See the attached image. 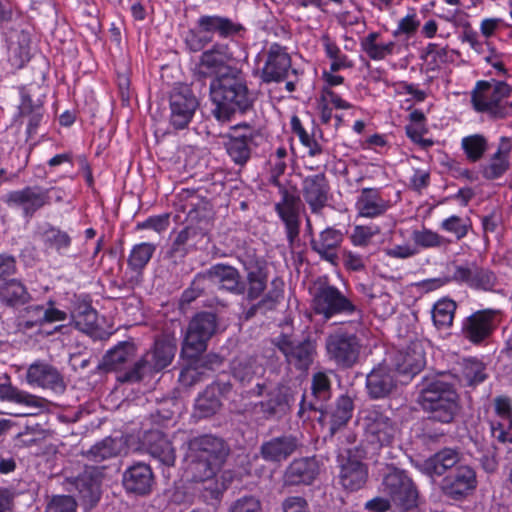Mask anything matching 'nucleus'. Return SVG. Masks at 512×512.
Wrapping results in <instances>:
<instances>
[{"mask_svg": "<svg viewBox=\"0 0 512 512\" xmlns=\"http://www.w3.org/2000/svg\"><path fill=\"white\" fill-rule=\"evenodd\" d=\"M229 454L226 441L212 434L195 436L187 441L185 473L191 481L204 484L202 497L205 501L220 499L222 490L215 476Z\"/></svg>", "mask_w": 512, "mask_h": 512, "instance_id": "f257e3e1", "label": "nucleus"}, {"mask_svg": "<svg viewBox=\"0 0 512 512\" xmlns=\"http://www.w3.org/2000/svg\"><path fill=\"white\" fill-rule=\"evenodd\" d=\"M210 98L215 106L213 116L220 122L230 121L235 114H244L252 108L254 98L241 69L228 67L214 77L209 85Z\"/></svg>", "mask_w": 512, "mask_h": 512, "instance_id": "f03ea898", "label": "nucleus"}, {"mask_svg": "<svg viewBox=\"0 0 512 512\" xmlns=\"http://www.w3.org/2000/svg\"><path fill=\"white\" fill-rule=\"evenodd\" d=\"M417 403L428 419L442 424L452 423L459 413V395L443 374L426 375L418 385Z\"/></svg>", "mask_w": 512, "mask_h": 512, "instance_id": "7ed1b4c3", "label": "nucleus"}, {"mask_svg": "<svg viewBox=\"0 0 512 512\" xmlns=\"http://www.w3.org/2000/svg\"><path fill=\"white\" fill-rule=\"evenodd\" d=\"M177 351V339L163 332L154 340L153 346L137 360L132 367L117 376L121 383H137L167 368Z\"/></svg>", "mask_w": 512, "mask_h": 512, "instance_id": "20e7f679", "label": "nucleus"}, {"mask_svg": "<svg viewBox=\"0 0 512 512\" xmlns=\"http://www.w3.org/2000/svg\"><path fill=\"white\" fill-rule=\"evenodd\" d=\"M177 351V339L163 332L154 340L153 346L137 360L132 367L117 376L121 383H137L167 368Z\"/></svg>", "mask_w": 512, "mask_h": 512, "instance_id": "39448f33", "label": "nucleus"}, {"mask_svg": "<svg viewBox=\"0 0 512 512\" xmlns=\"http://www.w3.org/2000/svg\"><path fill=\"white\" fill-rule=\"evenodd\" d=\"M312 308L315 314L324 320L336 317H350V326L362 325L363 311L337 287L329 283H320L313 294Z\"/></svg>", "mask_w": 512, "mask_h": 512, "instance_id": "423d86ee", "label": "nucleus"}, {"mask_svg": "<svg viewBox=\"0 0 512 512\" xmlns=\"http://www.w3.org/2000/svg\"><path fill=\"white\" fill-rule=\"evenodd\" d=\"M380 491L390 498L397 512H419V491L405 470L388 466L382 476Z\"/></svg>", "mask_w": 512, "mask_h": 512, "instance_id": "0eeeda50", "label": "nucleus"}, {"mask_svg": "<svg viewBox=\"0 0 512 512\" xmlns=\"http://www.w3.org/2000/svg\"><path fill=\"white\" fill-rule=\"evenodd\" d=\"M511 87L503 81H479L471 95L473 107L478 112L502 119L512 116Z\"/></svg>", "mask_w": 512, "mask_h": 512, "instance_id": "6e6552de", "label": "nucleus"}, {"mask_svg": "<svg viewBox=\"0 0 512 512\" xmlns=\"http://www.w3.org/2000/svg\"><path fill=\"white\" fill-rule=\"evenodd\" d=\"M359 424L364 441L373 450L390 446L398 432L396 422L380 406H370L359 413Z\"/></svg>", "mask_w": 512, "mask_h": 512, "instance_id": "1a4fd4ad", "label": "nucleus"}, {"mask_svg": "<svg viewBox=\"0 0 512 512\" xmlns=\"http://www.w3.org/2000/svg\"><path fill=\"white\" fill-rule=\"evenodd\" d=\"M244 28L230 18L220 15H201L196 27L187 32L185 43L190 51L199 52L213 41V35L229 38L237 35Z\"/></svg>", "mask_w": 512, "mask_h": 512, "instance_id": "9d476101", "label": "nucleus"}, {"mask_svg": "<svg viewBox=\"0 0 512 512\" xmlns=\"http://www.w3.org/2000/svg\"><path fill=\"white\" fill-rule=\"evenodd\" d=\"M325 349L329 360L337 366L351 368L359 359L361 339L356 332L339 327L327 335Z\"/></svg>", "mask_w": 512, "mask_h": 512, "instance_id": "9b49d317", "label": "nucleus"}, {"mask_svg": "<svg viewBox=\"0 0 512 512\" xmlns=\"http://www.w3.org/2000/svg\"><path fill=\"white\" fill-rule=\"evenodd\" d=\"M224 139V147L231 161L239 167H244L259 146L262 134L244 122L231 127V131Z\"/></svg>", "mask_w": 512, "mask_h": 512, "instance_id": "f8f14e48", "label": "nucleus"}, {"mask_svg": "<svg viewBox=\"0 0 512 512\" xmlns=\"http://www.w3.org/2000/svg\"><path fill=\"white\" fill-rule=\"evenodd\" d=\"M217 316L212 312H199L189 322L182 352L187 358H198L207 348V343L216 332Z\"/></svg>", "mask_w": 512, "mask_h": 512, "instance_id": "ddd939ff", "label": "nucleus"}, {"mask_svg": "<svg viewBox=\"0 0 512 512\" xmlns=\"http://www.w3.org/2000/svg\"><path fill=\"white\" fill-rule=\"evenodd\" d=\"M199 108V100L186 84L176 85L169 93V124L175 130L188 128Z\"/></svg>", "mask_w": 512, "mask_h": 512, "instance_id": "4468645a", "label": "nucleus"}, {"mask_svg": "<svg viewBox=\"0 0 512 512\" xmlns=\"http://www.w3.org/2000/svg\"><path fill=\"white\" fill-rule=\"evenodd\" d=\"M501 311L482 309L475 311L462 322V336L474 345L488 341L501 322Z\"/></svg>", "mask_w": 512, "mask_h": 512, "instance_id": "2eb2a0df", "label": "nucleus"}, {"mask_svg": "<svg viewBox=\"0 0 512 512\" xmlns=\"http://www.w3.org/2000/svg\"><path fill=\"white\" fill-rule=\"evenodd\" d=\"M478 485L475 469L461 464L449 471L441 481L442 494L453 501H463L474 493Z\"/></svg>", "mask_w": 512, "mask_h": 512, "instance_id": "dca6fc26", "label": "nucleus"}, {"mask_svg": "<svg viewBox=\"0 0 512 512\" xmlns=\"http://www.w3.org/2000/svg\"><path fill=\"white\" fill-rule=\"evenodd\" d=\"M3 201L9 208L20 211L26 219H31L37 211L49 205L47 191L37 185L9 191Z\"/></svg>", "mask_w": 512, "mask_h": 512, "instance_id": "f3484780", "label": "nucleus"}, {"mask_svg": "<svg viewBox=\"0 0 512 512\" xmlns=\"http://www.w3.org/2000/svg\"><path fill=\"white\" fill-rule=\"evenodd\" d=\"M263 56L265 60L260 70V79L263 83H279L285 81L290 73H296L286 47L272 43Z\"/></svg>", "mask_w": 512, "mask_h": 512, "instance_id": "a211bd4d", "label": "nucleus"}, {"mask_svg": "<svg viewBox=\"0 0 512 512\" xmlns=\"http://www.w3.org/2000/svg\"><path fill=\"white\" fill-rule=\"evenodd\" d=\"M453 267L452 280L460 285H466L471 289L479 291H493L497 285L495 273L476 262H465L462 264H451Z\"/></svg>", "mask_w": 512, "mask_h": 512, "instance_id": "6ab92c4d", "label": "nucleus"}, {"mask_svg": "<svg viewBox=\"0 0 512 512\" xmlns=\"http://www.w3.org/2000/svg\"><path fill=\"white\" fill-rule=\"evenodd\" d=\"M281 200L275 204V211L283 221L287 240L292 245L300 232V205L301 199L296 194V188H287L284 184L278 187Z\"/></svg>", "mask_w": 512, "mask_h": 512, "instance_id": "aec40b11", "label": "nucleus"}, {"mask_svg": "<svg viewBox=\"0 0 512 512\" xmlns=\"http://www.w3.org/2000/svg\"><path fill=\"white\" fill-rule=\"evenodd\" d=\"M281 200L275 204V211L283 221L287 240L292 245L300 232V205L301 199L296 194V188H287L284 184L278 187Z\"/></svg>", "mask_w": 512, "mask_h": 512, "instance_id": "412c9836", "label": "nucleus"}, {"mask_svg": "<svg viewBox=\"0 0 512 512\" xmlns=\"http://www.w3.org/2000/svg\"><path fill=\"white\" fill-rule=\"evenodd\" d=\"M281 200L275 204V211L283 221L287 240L292 245L300 232V205L301 199L296 194V188H287L284 184L278 187Z\"/></svg>", "mask_w": 512, "mask_h": 512, "instance_id": "4be33fe9", "label": "nucleus"}, {"mask_svg": "<svg viewBox=\"0 0 512 512\" xmlns=\"http://www.w3.org/2000/svg\"><path fill=\"white\" fill-rule=\"evenodd\" d=\"M232 387L229 375L219 374L196 399L195 410L198 416L206 418L214 415L222 405L221 399L230 394Z\"/></svg>", "mask_w": 512, "mask_h": 512, "instance_id": "5701e85b", "label": "nucleus"}, {"mask_svg": "<svg viewBox=\"0 0 512 512\" xmlns=\"http://www.w3.org/2000/svg\"><path fill=\"white\" fill-rule=\"evenodd\" d=\"M273 344L285 356L287 363L297 370L305 371L313 362L315 344L310 339L295 342L282 334L273 340Z\"/></svg>", "mask_w": 512, "mask_h": 512, "instance_id": "b1692460", "label": "nucleus"}, {"mask_svg": "<svg viewBox=\"0 0 512 512\" xmlns=\"http://www.w3.org/2000/svg\"><path fill=\"white\" fill-rule=\"evenodd\" d=\"M234 59L229 45L215 43L210 49L204 51L195 68V76L198 79L216 77L231 67L229 63Z\"/></svg>", "mask_w": 512, "mask_h": 512, "instance_id": "393cba45", "label": "nucleus"}, {"mask_svg": "<svg viewBox=\"0 0 512 512\" xmlns=\"http://www.w3.org/2000/svg\"><path fill=\"white\" fill-rule=\"evenodd\" d=\"M26 381L32 387L62 394L66 390L63 375L52 364L45 361L32 363L26 371Z\"/></svg>", "mask_w": 512, "mask_h": 512, "instance_id": "a878e982", "label": "nucleus"}, {"mask_svg": "<svg viewBox=\"0 0 512 512\" xmlns=\"http://www.w3.org/2000/svg\"><path fill=\"white\" fill-rule=\"evenodd\" d=\"M68 314L58 309L53 301L46 304H34L27 306L19 321V327L24 330L42 328L55 322L66 321Z\"/></svg>", "mask_w": 512, "mask_h": 512, "instance_id": "bb28decb", "label": "nucleus"}, {"mask_svg": "<svg viewBox=\"0 0 512 512\" xmlns=\"http://www.w3.org/2000/svg\"><path fill=\"white\" fill-rule=\"evenodd\" d=\"M246 273L245 281H242L244 299L248 302L258 300L266 291L268 284V272L264 261L257 258H246L242 261Z\"/></svg>", "mask_w": 512, "mask_h": 512, "instance_id": "cd10ccee", "label": "nucleus"}, {"mask_svg": "<svg viewBox=\"0 0 512 512\" xmlns=\"http://www.w3.org/2000/svg\"><path fill=\"white\" fill-rule=\"evenodd\" d=\"M102 471L94 466H86L72 482L78 492L80 504L85 510L92 509L101 497Z\"/></svg>", "mask_w": 512, "mask_h": 512, "instance_id": "c85d7f7f", "label": "nucleus"}, {"mask_svg": "<svg viewBox=\"0 0 512 512\" xmlns=\"http://www.w3.org/2000/svg\"><path fill=\"white\" fill-rule=\"evenodd\" d=\"M301 192L311 212L320 214L329 200V181L324 173L306 176L302 181Z\"/></svg>", "mask_w": 512, "mask_h": 512, "instance_id": "c756f323", "label": "nucleus"}, {"mask_svg": "<svg viewBox=\"0 0 512 512\" xmlns=\"http://www.w3.org/2000/svg\"><path fill=\"white\" fill-rule=\"evenodd\" d=\"M400 380L396 372L386 364L374 367L366 376V389L371 399L378 400L390 396L396 389Z\"/></svg>", "mask_w": 512, "mask_h": 512, "instance_id": "7c9ffc66", "label": "nucleus"}, {"mask_svg": "<svg viewBox=\"0 0 512 512\" xmlns=\"http://www.w3.org/2000/svg\"><path fill=\"white\" fill-rule=\"evenodd\" d=\"M125 491L137 496H146L152 492L155 477L149 464L136 462L126 468L122 474Z\"/></svg>", "mask_w": 512, "mask_h": 512, "instance_id": "2f4dec72", "label": "nucleus"}, {"mask_svg": "<svg viewBox=\"0 0 512 512\" xmlns=\"http://www.w3.org/2000/svg\"><path fill=\"white\" fill-rule=\"evenodd\" d=\"M320 473V465L315 457L294 459L283 474L284 486L312 485Z\"/></svg>", "mask_w": 512, "mask_h": 512, "instance_id": "473e14b6", "label": "nucleus"}, {"mask_svg": "<svg viewBox=\"0 0 512 512\" xmlns=\"http://www.w3.org/2000/svg\"><path fill=\"white\" fill-rule=\"evenodd\" d=\"M156 251L153 243L142 242L132 247L127 259L128 269L125 272V284L134 288L143 280V270Z\"/></svg>", "mask_w": 512, "mask_h": 512, "instance_id": "72a5a7b5", "label": "nucleus"}, {"mask_svg": "<svg viewBox=\"0 0 512 512\" xmlns=\"http://www.w3.org/2000/svg\"><path fill=\"white\" fill-rule=\"evenodd\" d=\"M300 443L292 434H282L262 442L259 448V455L266 462L279 464L286 461L299 448Z\"/></svg>", "mask_w": 512, "mask_h": 512, "instance_id": "f704fd0d", "label": "nucleus"}, {"mask_svg": "<svg viewBox=\"0 0 512 512\" xmlns=\"http://www.w3.org/2000/svg\"><path fill=\"white\" fill-rule=\"evenodd\" d=\"M394 371L403 379L401 383H407L417 375L425 366V353L420 344H412L405 351H399L395 356Z\"/></svg>", "mask_w": 512, "mask_h": 512, "instance_id": "c9c22d12", "label": "nucleus"}, {"mask_svg": "<svg viewBox=\"0 0 512 512\" xmlns=\"http://www.w3.org/2000/svg\"><path fill=\"white\" fill-rule=\"evenodd\" d=\"M146 452L158 463L172 467L176 461V450L170 439L159 430H150L144 436Z\"/></svg>", "mask_w": 512, "mask_h": 512, "instance_id": "e433bc0d", "label": "nucleus"}, {"mask_svg": "<svg viewBox=\"0 0 512 512\" xmlns=\"http://www.w3.org/2000/svg\"><path fill=\"white\" fill-rule=\"evenodd\" d=\"M461 453L452 448H444L434 453L418 465L419 470L427 476H442L448 470L461 465Z\"/></svg>", "mask_w": 512, "mask_h": 512, "instance_id": "4c0bfd02", "label": "nucleus"}, {"mask_svg": "<svg viewBox=\"0 0 512 512\" xmlns=\"http://www.w3.org/2000/svg\"><path fill=\"white\" fill-rule=\"evenodd\" d=\"M208 282L218 284L219 288L234 295L242 294L240 272L233 266L218 263L204 272Z\"/></svg>", "mask_w": 512, "mask_h": 512, "instance_id": "58836bf2", "label": "nucleus"}, {"mask_svg": "<svg viewBox=\"0 0 512 512\" xmlns=\"http://www.w3.org/2000/svg\"><path fill=\"white\" fill-rule=\"evenodd\" d=\"M284 296V281L276 277L270 283V289L257 302L252 303L248 308L242 311V318L246 321L252 319L257 314L265 315L276 309Z\"/></svg>", "mask_w": 512, "mask_h": 512, "instance_id": "ea45409f", "label": "nucleus"}, {"mask_svg": "<svg viewBox=\"0 0 512 512\" xmlns=\"http://www.w3.org/2000/svg\"><path fill=\"white\" fill-rule=\"evenodd\" d=\"M341 486L350 492L362 489L368 479V468L361 461L348 457L341 465L339 472Z\"/></svg>", "mask_w": 512, "mask_h": 512, "instance_id": "a19ab883", "label": "nucleus"}, {"mask_svg": "<svg viewBox=\"0 0 512 512\" xmlns=\"http://www.w3.org/2000/svg\"><path fill=\"white\" fill-rule=\"evenodd\" d=\"M311 394L312 400H308L306 395L300 402L299 413L305 410H313L323 414V405L330 398L331 383L329 377L324 372H317L312 377Z\"/></svg>", "mask_w": 512, "mask_h": 512, "instance_id": "79ce46f5", "label": "nucleus"}, {"mask_svg": "<svg viewBox=\"0 0 512 512\" xmlns=\"http://www.w3.org/2000/svg\"><path fill=\"white\" fill-rule=\"evenodd\" d=\"M136 347L133 342L122 341L109 349L98 365V369L104 371H120L119 375L126 371V364L134 358Z\"/></svg>", "mask_w": 512, "mask_h": 512, "instance_id": "37998d69", "label": "nucleus"}, {"mask_svg": "<svg viewBox=\"0 0 512 512\" xmlns=\"http://www.w3.org/2000/svg\"><path fill=\"white\" fill-rule=\"evenodd\" d=\"M343 241V234L340 230L328 227L323 230L318 239L310 241L311 248L321 259L336 264L338 260L337 250Z\"/></svg>", "mask_w": 512, "mask_h": 512, "instance_id": "c03bdc74", "label": "nucleus"}, {"mask_svg": "<svg viewBox=\"0 0 512 512\" xmlns=\"http://www.w3.org/2000/svg\"><path fill=\"white\" fill-rule=\"evenodd\" d=\"M511 148L510 140L502 137L497 150L490 157L489 161L481 166V173L485 179H498L508 171Z\"/></svg>", "mask_w": 512, "mask_h": 512, "instance_id": "a18cd8bd", "label": "nucleus"}, {"mask_svg": "<svg viewBox=\"0 0 512 512\" xmlns=\"http://www.w3.org/2000/svg\"><path fill=\"white\" fill-rule=\"evenodd\" d=\"M353 411V399L348 395H341L337 398L330 411H326L323 408V414L320 413L319 420L322 421L329 418L330 432L335 434L336 431L347 425L352 418Z\"/></svg>", "mask_w": 512, "mask_h": 512, "instance_id": "49530a36", "label": "nucleus"}, {"mask_svg": "<svg viewBox=\"0 0 512 512\" xmlns=\"http://www.w3.org/2000/svg\"><path fill=\"white\" fill-rule=\"evenodd\" d=\"M195 362L181 370L179 382L186 387H191L202 380L201 369H214L222 363V358L216 354H208L203 358H194Z\"/></svg>", "mask_w": 512, "mask_h": 512, "instance_id": "de8ad7c7", "label": "nucleus"}, {"mask_svg": "<svg viewBox=\"0 0 512 512\" xmlns=\"http://www.w3.org/2000/svg\"><path fill=\"white\" fill-rule=\"evenodd\" d=\"M356 207L360 216L374 218L384 214L389 208V204L380 196L378 190L364 188L358 197Z\"/></svg>", "mask_w": 512, "mask_h": 512, "instance_id": "09e8293b", "label": "nucleus"}, {"mask_svg": "<svg viewBox=\"0 0 512 512\" xmlns=\"http://www.w3.org/2000/svg\"><path fill=\"white\" fill-rule=\"evenodd\" d=\"M0 398L24 405L27 409L40 410L45 407L44 399L28 392L22 391L17 387L12 386L10 383L0 382ZM34 412H27L26 414H33Z\"/></svg>", "mask_w": 512, "mask_h": 512, "instance_id": "8fccbe9b", "label": "nucleus"}, {"mask_svg": "<svg viewBox=\"0 0 512 512\" xmlns=\"http://www.w3.org/2000/svg\"><path fill=\"white\" fill-rule=\"evenodd\" d=\"M266 400L260 401L256 408L262 413L265 419L284 414L288 407V396L282 387H276L267 394Z\"/></svg>", "mask_w": 512, "mask_h": 512, "instance_id": "3c124183", "label": "nucleus"}, {"mask_svg": "<svg viewBox=\"0 0 512 512\" xmlns=\"http://www.w3.org/2000/svg\"><path fill=\"white\" fill-rule=\"evenodd\" d=\"M30 294L18 280L12 279L0 285V302L6 307L15 308L26 304Z\"/></svg>", "mask_w": 512, "mask_h": 512, "instance_id": "603ef678", "label": "nucleus"}, {"mask_svg": "<svg viewBox=\"0 0 512 512\" xmlns=\"http://www.w3.org/2000/svg\"><path fill=\"white\" fill-rule=\"evenodd\" d=\"M380 34L378 32H371L361 39L360 45L366 55L376 61L385 59L387 56L395 53L397 45L394 41L387 43H379L378 39Z\"/></svg>", "mask_w": 512, "mask_h": 512, "instance_id": "864d4df0", "label": "nucleus"}, {"mask_svg": "<svg viewBox=\"0 0 512 512\" xmlns=\"http://www.w3.org/2000/svg\"><path fill=\"white\" fill-rule=\"evenodd\" d=\"M41 236L44 246L59 255H66L72 244V238L66 231L51 224H47Z\"/></svg>", "mask_w": 512, "mask_h": 512, "instance_id": "5fc2aeb1", "label": "nucleus"}, {"mask_svg": "<svg viewBox=\"0 0 512 512\" xmlns=\"http://www.w3.org/2000/svg\"><path fill=\"white\" fill-rule=\"evenodd\" d=\"M120 450V441L107 437L93 445L84 455L89 461L98 463L117 456Z\"/></svg>", "mask_w": 512, "mask_h": 512, "instance_id": "6e6d98bb", "label": "nucleus"}, {"mask_svg": "<svg viewBox=\"0 0 512 512\" xmlns=\"http://www.w3.org/2000/svg\"><path fill=\"white\" fill-rule=\"evenodd\" d=\"M259 369L260 367L253 357H237L231 363L232 375L242 385L249 384L254 379Z\"/></svg>", "mask_w": 512, "mask_h": 512, "instance_id": "4d7b16f0", "label": "nucleus"}, {"mask_svg": "<svg viewBox=\"0 0 512 512\" xmlns=\"http://www.w3.org/2000/svg\"><path fill=\"white\" fill-rule=\"evenodd\" d=\"M321 41L326 53V56L332 60L330 65L331 72H338L342 69L352 68L353 62L343 54L338 45L333 42L330 37L325 34L321 37Z\"/></svg>", "mask_w": 512, "mask_h": 512, "instance_id": "13d9d810", "label": "nucleus"}, {"mask_svg": "<svg viewBox=\"0 0 512 512\" xmlns=\"http://www.w3.org/2000/svg\"><path fill=\"white\" fill-rule=\"evenodd\" d=\"M72 319L75 327L84 333L91 334L97 328V312L88 304L80 305Z\"/></svg>", "mask_w": 512, "mask_h": 512, "instance_id": "bf43d9fd", "label": "nucleus"}, {"mask_svg": "<svg viewBox=\"0 0 512 512\" xmlns=\"http://www.w3.org/2000/svg\"><path fill=\"white\" fill-rule=\"evenodd\" d=\"M457 305L453 300H439L433 307L432 318L438 328H449L454 319Z\"/></svg>", "mask_w": 512, "mask_h": 512, "instance_id": "052dcab7", "label": "nucleus"}, {"mask_svg": "<svg viewBox=\"0 0 512 512\" xmlns=\"http://www.w3.org/2000/svg\"><path fill=\"white\" fill-rule=\"evenodd\" d=\"M462 149L471 162L480 160L488 149V141L481 134L466 136L461 141Z\"/></svg>", "mask_w": 512, "mask_h": 512, "instance_id": "680f3d73", "label": "nucleus"}, {"mask_svg": "<svg viewBox=\"0 0 512 512\" xmlns=\"http://www.w3.org/2000/svg\"><path fill=\"white\" fill-rule=\"evenodd\" d=\"M411 237L415 245L423 249L440 248L441 246L449 243V240L437 232L427 228H423L422 230H414Z\"/></svg>", "mask_w": 512, "mask_h": 512, "instance_id": "e2e57ef3", "label": "nucleus"}, {"mask_svg": "<svg viewBox=\"0 0 512 512\" xmlns=\"http://www.w3.org/2000/svg\"><path fill=\"white\" fill-rule=\"evenodd\" d=\"M494 411L495 418H492L490 423L491 433L496 430V423H505L512 418V400L508 396H497L494 398Z\"/></svg>", "mask_w": 512, "mask_h": 512, "instance_id": "0e129e2a", "label": "nucleus"}, {"mask_svg": "<svg viewBox=\"0 0 512 512\" xmlns=\"http://www.w3.org/2000/svg\"><path fill=\"white\" fill-rule=\"evenodd\" d=\"M485 364L476 358L466 359L463 367V375L470 386L478 385L485 381Z\"/></svg>", "mask_w": 512, "mask_h": 512, "instance_id": "69168bd1", "label": "nucleus"}, {"mask_svg": "<svg viewBox=\"0 0 512 512\" xmlns=\"http://www.w3.org/2000/svg\"><path fill=\"white\" fill-rule=\"evenodd\" d=\"M291 128L292 131L299 137L302 145L308 148L309 156L314 157L322 153L321 145L306 132L300 119L297 116L292 117Z\"/></svg>", "mask_w": 512, "mask_h": 512, "instance_id": "338daca9", "label": "nucleus"}, {"mask_svg": "<svg viewBox=\"0 0 512 512\" xmlns=\"http://www.w3.org/2000/svg\"><path fill=\"white\" fill-rule=\"evenodd\" d=\"M77 502L70 495H55L47 503L44 512H76Z\"/></svg>", "mask_w": 512, "mask_h": 512, "instance_id": "774afa93", "label": "nucleus"}]
</instances>
